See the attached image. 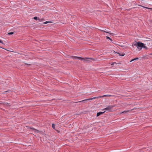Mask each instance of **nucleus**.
Returning <instances> with one entry per match:
<instances>
[{
	"instance_id": "obj_9",
	"label": "nucleus",
	"mask_w": 152,
	"mask_h": 152,
	"mask_svg": "<svg viewBox=\"0 0 152 152\" xmlns=\"http://www.w3.org/2000/svg\"><path fill=\"white\" fill-rule=\"evenodd\" d=\"M139 59V58H134L132 60H131L130 61V62H132V61H135V60H138V59Z\"/></svg>"
},
{
	"instance_id": "obj_3",
	"label": "nucleus",
	"mask_w": 152,
	"mask_h": 152,
	"mask_svg": "<svg viewBox=\"0 0 152 152\" xmlns=\"http://www.w3.org/2000/svg\"><path fill=\"white\" fill-rule=\"evenodd\" d=\"M101 97H102V96H97V97H93L92 98H89V99H84V100L79 101V102H84L85 103V102H87V100H90L94 99H96V98L98 99V98H101Z\"/></svg>"
},
{
	"instance_id": "obj_2",
	"label": "nucleus",
	"mask_w": 152,
	"mask_h": 152,
	"mask_svg": "<svg viewBox=\"0 0 152 152\" xmlns=\"http://www.w3.org/2000/svg\"><path fill=\"white\" fill-rule=\"evenodd\" d=\"M134 45L136 46L137 48L141 50L142 48H145L146 47L145 46V44L140 42H138L134 44Z\"/></svg>"
},
{
	"instance_id": "obj_4",
	"label": "nucleus",
	"mask_w": 152,
	"mask_h": 152,
	"mask_svg": "<svg viewBox=\"0 0 152 152\" xmlns=\"http://www.w3.org/2000/svg\"><path fill=\"white\" fill-rule=\"evenodd\" d=\"M114 106L109 105L107 107L103 109V110H105L106 111H110L114 107Z\"/></svg>"
},
{
	"instance_id": "obj_13",
	"label": "nucleus",
	"mask_w": 152,
	"mask_h": 152,
	"mask_svg": "<svg viewBox=\"0 0 152 152\" xmlns=\"http://www.w3.org/2000/svg\"><path fill=\"white\" fill-rule=\"evenodd\" d=\"M51 22H49V21H46L44 23H43L44 24H47V23H50Z\"/></svg>"
},
{
	"instance_id": "obj_17",
	"label": "nucleus",
	"mask_w": 152,
	"mask_h": 152,
	"mask_svg": "<svg viewBox=\"0 0 152 152\" xmlns=\"http://www.w3.org/2000/svg\"><path fill=\"white\" fill-rule=\"evenodd\" d=\"M0 42L3 44H4L3 42L0 39Z\"/></svg>"
},
{
	"instance_id": "obj_11",
	"label": "nucleus",
	"mask_w": 152,
	"mask_h": 152,
	"mask_svg": "<svg viewBox=\"0 0 152 152\" xmlns=\"http://www.w3.org/2000/svg\"><path fill=\"white\" fill-rule=\"evenodd\" d=\"M14 33V32H9L8 33V35H12V34H13Z\"/></svg>"
},
{
	"instance_id": "obj_12",
	"label": "nucleus",
	"mask_w": 152,
	"mask_h": 152,
	"mask_svg": "<svg viewBox=\"0 0 152 152\" xmlns=\"http://www.w3.org/2000/svg\"><path fill=\"white\" fill-rule=\"evenodd\" d=\"M52 128L53 129H55V125L54 124H52Z\"/></svg>"
},
{
	"instance_id": "obj_14",
	"label": "nucleus",
	"mask_w": 152,
	"mask_h": 152,
	"mask_svg": "<svg viewBox=\"0 0 152 152\" xmlns=\"http://www.w3.org/2000/svg\"><path fill=\"white\" fill-rule=\"evenodd\" d=\"M106 38L107 39H108L110 40H112V39L108 37L107 36Z\"/></svg>"
},
{
	"instance_id": "obj_20",
	"label": "nucleus",
	"mask_w": 152,
	"mask_h": 152,
	"mask_svg": "<svg viewBox=\"0 0 152 152\" xmlns=\"http://www.w3.org/2000/svg\"><path fill=\"white\" fill-rule=\"evenodd\" d=\"M115 63H115V62H113V63H112L111 65H114V64Z\"/></svg>"
},
{
	"instance_id": "obj_6",
	"label": "nucleus",
	"mask_w": 152,
	"mask_h": 152,
	"mask_svg": "<svg viewBox=\"0 0 152 152\" xmlns=\"http://www.w3.org/2000/svg\"><path fill=\"white\" fill-rule=\"evenodd\" d=\"M106 111H104V112H99L97 113L96 116L98 117L100 115H101L103 114Z\"/></svg>"
},
{
	"instance_id": "obj_16",
	"label": "nucleus",
	"mask_w": 152,
	"mask_h": 152,
	"mask_svg": "<svg viewBox=\"0 0 152 152\" xmlns=\"http://www.w3.org/2000/svg\"><path fill=\"white\" fill-rule=\"evenodd\" d=\"M142 7H143V8H146V9H150L149 8H148L147 7H144V6H142Z\"/></svg>"
},
{
	"instance_id": "obj_5",
	"label": "nucleus",
	"mask_w": 152,
	"mask_h": 152,
	"mask_svg": "<svg viewBox=\"0 0 152 152\" xmlns=\"http://www.w3.org/2000/svg\"><path fill=\"white\" fill-rule=\"evenodd\" d=\"M29 128L34 130L35 132H37V133H40L41 132L39 131V130H37L32 127H30Z\"/></svg>"
},
{
	"instance_id": "obj_8",
	"label": "nucleus",
	"mask_w": 152,
	"mask_h": 152,
	"mask_svg": "<svg viewBox=\"0 0 152 152\" xmlns=\"http://www.w3.org/2000/svg\"><path fill=\"white\" fill-rule=\"evenodd\" d=\"M111 96H112V95H104L102 96V97H111Z\"/></svg>"
},
{
	"instance_id": "obj_7",
	"label": "nucleus",
	"mask_w": 152,
	"mask_h": 152,
	"mask_svg": "<svg viewBox=\"0 0 152 152\" xmlns=\"http://www.w3.org/2000/svg\"><path fill=\"white\" fill-rule=\"evenodd\" d=\"M33 19L36 20H39V21H40V19L37 17H34Z\"/></svg>"
},
{
	"instance_id": "obj_18",
	"label": "nucleus",
	"mask_w": 152,
	"mask_h": 152,
	"mask_svg": "<svg viewBox=\"0 0 152 152\" xmlns=\"http://www.w3.org/2000/svg\"><path fill=\"white\" fill-rule=\"evenodd\" d=\"M25 65H27V66H29L30 65V64H25Z\"/></svg>"
},
{
	"instance_id": "obj_1",
	"label": "nucleus",
	"mask_w": 152,
	"mask_h": 152,
	"mask_svg": "<svg viewBox=\"0 0 152 152\" xmlns=\"http://www.w3.org/2000/svg\"><path fill=\"white\" fill-rule=\"evenodd\" d=\"M72 57L74 58H77L78 59L81 60L83 61L84 62H90V60H94L93 59V58H82L81 57H78L77 56H72Z\"/></svg>"
},
{
	"instance_id": "obj_15",
	"label": "nucleus",
	"mask_w": 152,
	"mask_h": 152,
	"mask_svg": "<svg viewBox=\"0 0 152 152\" xmlns=\"http://www.w3.org/2000/svg\"><path fill=\"white\" fill-rule=\"evenodd\" d=\"M118 54H119V55L120 56H124V55H123V54L122 55L120 53H118Z\"/></svg>"
},
{
	"instance_id": "obj_19",
	"label": "nucleus",
	"mask_w": 152,
	"mask_h": 152,
	"mask_svg": "<svg viewBox=\"0 0 152 152\" xmlns=\"http://www.w3.org/2000/svg\"><path fill=\"white\" fill-rule=\"evenodd\" d=\"M44 19V18H42L41 19H40V21H42V20H43Z\"/></svg>"
},
{
	"instance_id": "obj_10",
	"label": "nucleus",
	"mask_w": 152,
	"mask_h": 152,
	"mask_svg": "<svg viewBox=\"0 0 152 152\" xmlns=\"http://www.w3.org/2000/svg\"><path fill=\"white\" fill-rule=\"evenodd\" d=\"M129 110H125L123 112H122L121 113H126L129 112Z\"/></svg>"
}]
</instances>
